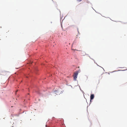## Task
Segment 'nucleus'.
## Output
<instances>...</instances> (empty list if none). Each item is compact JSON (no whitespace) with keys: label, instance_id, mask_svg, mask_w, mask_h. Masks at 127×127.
<instances>
[{"label":"nucleus","instance_id":"obj_1","mask_svg":"<svg viewBox=\"0 0 127 127\" xmlns=\"http://www.w3.org/2000/svg\"><path fill=\"white\" fill-rule=\"evenodd\" d=\"M78 72V71H76L74 73V74L73 75V77L74 79V80H76L77 77V76Z\"/></svg>","mask_w":127,"mask_h":127},{"label":"nucleus","instance_id":"obj_2","mask_svg":"<svg viewBox=\"0 0 127 127\" xmlns=\"http://www.w3.org/2000/svg\"><path fill=\"white\" fill-rule=\"evenodd\" d=\"M94 98V95L93 94H92L90 96L91 101V100L93 99Z\"/></svg>","mask_w":127,"mask_h":127},{"label":"nucleus","instance_id":"obj_3","mask_svg":"<svg viewBox=\"0 0 127 127\" xmlns=\"http://www.w3.org/2000/svg\"><path fill=\"white\" fill-rule=\"evenodd\" d=\"M82 0H77V1L78 2H79L81 1Z\"/></svg>","mask_w":127,"mask_h":127}]
</instances>
